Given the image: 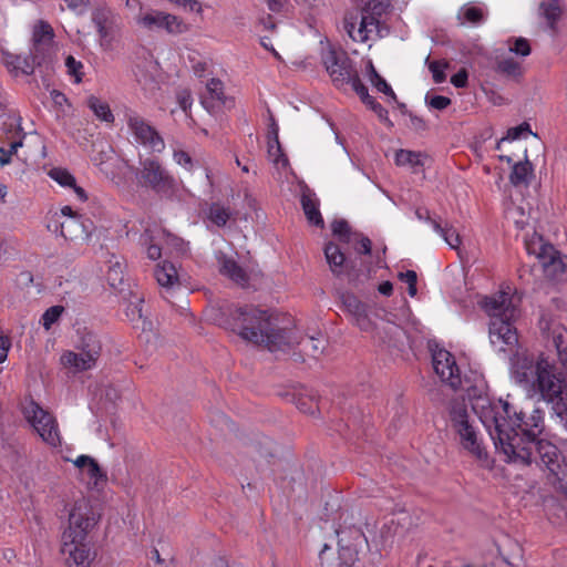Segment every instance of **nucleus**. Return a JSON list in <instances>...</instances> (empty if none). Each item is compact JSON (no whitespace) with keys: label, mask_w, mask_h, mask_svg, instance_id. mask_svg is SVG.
<instances>
[{"label":"nucleus","mask_w":567,"mask_h":567,"mask_svg":"<svg viewBox=\"0 0 567 567\" xmlns=\"http://www.w3.org/2000/svg\"><path fill=\"white\" fill-rule=\"evenodd\" d=\"M320 567H353L358 560L357 554L339 548L336 554L329 545H324L319 554Z\"/></svg>","instance_id":"22"},{"label":"nucleus","mask_w":567,"mask_h":567,"mask_svg":"<svg viewBox=\"0 0 567 567\" xmlns=\"http://www.w3.org/2000/svg\"><path fill=\"white\" fill-rule=\"evenodd\" d=\"M464 19L473 24H480L484 22L485 14L480 7H467L463 11Z\"/></svg>","instance_id":"50"},{"label":"nucleus","mask_w":567,"mask_h":567,"mask_svg":"<svg viewBox=\"0 0 567 567\" xmlns=\"http://www.w3.org/2000/svg\"><path fill=\"white\" fill-rule=\"evenodd\" d=\"M64 312V307L56 305L48 308L41 317V324L45 330H49Z\"/></svg>","instance_id":"43"},{"label":"nucleus","mask_w":567,"mask_h":567,"mask_svg":"<svg viewBox=\"0 0 567 567\" xmlns=\"http://www.w3.org/2000/svg\"><path fill=\"white\" fill-rule=\"evenodd\" d=\"M300 202L308 221L316 227L322 228L324 226V221L319 210V202L315 194L303 192Z\"/></svg>","instance_id":"27"},{"label":"nucleus","mask_w":567,"mask_h":567,"mask_svg":"<svg viewBox=\"0 0 567 567\" xmlns=\"http://www.w3.org/2000/svg\"><path fill=\"white\" fill-rule=\"evenodd\" d=\"M0 131L7 137H16L22 133L21 116L19 112L10 106L8 99H6V107L0 110Z\"/></svg>","instance_id":"23"},{"label":"nucleus","mask_w":567,"mask_h":567,"mask_svg":"<svg viewBox=\"0 0 567 567\" xmlns=\"http://www.w3.org/2000/svg\"><path fill=\"white\" fill-rule=\"evenodd\" d=\"M513 375L517 383L532 385L567 427V381L554 362L544 354L537 361L526 355L517 357L513 363Z\"/></svg>","instance_id":"3"},{"label":"nucleus","mask_w":567,"mask_h":567,"mask_svg":"<svg viewBox=\"0 0 567 567\" xmlns=\"http://www.w3.org/2000/svg\"><path fill=\"white\" fill-rule=\"evenodd\" d=\"M331 230L340 241L349 244L351 241V228L346 219H336L331 224Z\"/></svg>","instance_id":"44"},{"label":"nucleus","mask_w":567,"mask_h":567,"mask_svg":"<svg viewBox=\"0 0 567 567\" xmlns=\"http://www.w3.org/2000/svg\"><path fill=\"white\" fill-rule=\"evenodd\" d=\"M449 420L453 431L474 426L464 400H452L449 404Z\"/></svg>","instance_id":"25"},{"label":"nucleus","mask_w":567,"mask_h":567,"mask_svg":"<svg viewBox=\"0 0 567 567\" xmlns=\"http://www.w3.org/2000/svg\"><path fill=\"white\" fill-rule=\"evenodd\" d=\"M324 256L332 274L336 277L347 275L354 287L367 281L373 272L371 264L363 258L348 261L340 247L332 241L324 246Z\"/></svg>","instance_id":"8"},{"label":"nucleus","mask_w":567,"mask_h":567,"mask_svg":"<svg viewBox=\"0 0 567 567\" xmlns=\"http://www.w3.org/2000/svg\"><path fill=\"white\" fill-rule=\"evenodd\" d=\"M543 16L547 20L548 27L555 31L556 24L561 17V8L558 0L544 1L540 4Z\"/></svg>","instance_id":"36"},{"label":"nucleus","mask_w":567,"mask_h":567,"mask_svg":"<svg viewBox=\"0 0 567 567\" xmlns=\"http://www.w3.org/2000/svg\"><path fill=\"white\" fill-rule=\"evenodd\" d=\"M10 348V338L7 336H0V363H3L7 360Z\"/></svg>","instance_id":"61"},{"label":"nucleus","mask_w":567,"mask_h":567,"mask_svg":"<svg viewBox=\"0 0 567 567\" xmlns=\"http://www.w3.org/2000/svg\"><path fill=\"white\" fill-rule=\"evenodd\" d=\"M365 105L377 114L382 123H384L388 127H393V123L389 117L388 110L384 109L374 97Z\"/></svg>","instance_id":"48"},{"label":"nucleus","mask_w":567,"mask_h":567,"mask_svg":"<svg viewBox=\"0 0 567 567\" xmlns=\"http://www.w3.org/2000/svg\"><path fill=\"white\" fill-rule=\"evenodd\" d=\"M398 278L400 281L405 282L408 285V292L411 297H415L417 293V275L414 270H406L404 272H399Z\"/></svg>","instance_id":"47"},{"label":"nucleus","mask_w":567,"mask_h":567,"mask_svg":"<svg viewBox=\"0 0 567 567\" xmlns=\"http://www.w3.org/2000/svg\"><path fill=\"white\" fill-rule=\"evenodd\" d=\"M527 250L536 255L546 271H551L554 275L565 272V266L560 259L559 251L554 245L545 243L542 237L537 241L528 244Z\"/></svg>","instance_id":"17"},{"label":"nucleus","mask_w":567,"mask_h":567,"mask_svg":"<svg viewBox=\"0 0 567 567\" xmlns=\"http://www.w3.org/2000/svg\"><path fill=\"white\" fill-rule=\"evenodd\" d=\"M370 82L379 92H381L383 89L388 90L389 83L379 73H375L374 79Z\"/></svg>","instance_id":"63"},{"label":"nucleus","mask_w":567,"mask_h":567,"mask_svg":"<svg viewBox=\"0 0 567 567\" xmlns=\"http://www.w3.org/2000/svg\"><path fill=\"white\" fill-rule=\"evenodd\" d=\"M433 369L440 379L453 390L462 385L460 368L454 355L445 349L435 351L432 355Z\"/></svg>","instance_id":"16"},{"label":"nucleus","mask_w":567,"mask_h":567,"mask_svg":"<svg viewBox=\"0 0 567 567\" xmlns=\"http://www.w3.org/2000/svg\"><path fill=\"white\" fill-rule=\"evenodd\" d=\"M408 116L410 117V121H411V127H412L413 130H415V131L420 132V131H425V130L427 128L426 122H425L422 117H420V116L415 115V114H414V113H412V112H411V113H409V115H408Z\"/></svg>","instance_id":"62"},{"label":"nucleus","mask_w":567,"mask_h":567,"mask_svg":"<svg viewBox=\"0 0 567 567\" xmlns=\"http://www.w3.org/2000/svg\"><path fill=\"white\" fill-rule=\"evenodd\" d=\"M99 522L90 503L85 499L74 502L62 533L61 551L66 556L68 567H91L95 558L89 535Z\"/></svg>","instance_id":"4"},{"label":"nucleus","mask_w":567,"mask_h":567,"mask_svg":"<svg viewBox=\"0 0 567 567\" xmlns=\"http://www.w3.org/2000/svg\"><path fill=\"white\" fill-rule=\"evenodd\" d=\"M140 243L146 247V255L151 260H157L162 257V248L153 243V236L148 229L141 235Z\"/></svg>","instance_id":"41"},{"label":"nucleus","mask_w":567,"mask_h":567,"mask_svg":"<svg viewBox=\"0 0 567 567\" xmlns=\"http://www.w3.org/2000/svg\"><path fill=\"white\" fill-rule=\"evenodd\" d=\"M480 305L489 317L488 337L492 347L497 351L513 350L518 343V334L514 326L517 308L511 295L499 291L485 296Z\"/></svg>","instance_id":"5"},{"label":"nucleus","mask_w":567,"mask_h":567,"mask_svg":"<svg viewBox=\"0 0 567 567\" xmlns=\"http://www.w3.org/2000/svg\"><path fill=\"white\" fill-rule=\"evenodd\" d=\"M296 406L303 413L313 414L318 409L317 403L312 399L298 398Z\"/></svg>","instance_id":"59"},{"label":"nucleus","mask_w":567,"mask_h":567,"mask_svg":"<svg viewBox=\"0 0 567 567\" xmlns=\"http://www.w3.org/2000/svg\"><path fill=\"white\" fill-rule=\"evenodd\" d=\"M86 472L90 478L94 481L95 485H97L100 482H105L107 478L105 472L101 468L94 458L87 465Z\"/></svg>","instance_id":"51"},{"label":"nucleus","mask_w":567,"mask_h":567,"mask_svg":"<svg viewBox=\"0 0 567 567\" xmlns=\"http://www.w3.org/2000/svg\"><path fill=\"white\" fill-rule=\"evenodd\" d=\"M208 96L202 101L206 109H214L218 105H224L226 96L224 94L223 82L219 79H210L206 85Z\"/></svg>","instance_id":"31"},{"label":"nucleus","mask_w":567,"mask_h":567,"mask_svg":"<svg viewBox=\"0 0 567 567\" xmlns=\"http://www.w3.org/2000/svg\"><path fill=\"white\" fill-rule=\"evenodd\" d=\"M495 71L509 78H518L522 74V66L514 59H503L497 62Z\"/></svg>","instance_id":"39"},{"label":"nucleus","mask_w":567,"mask_h":567,"mask_svg":"<svg viewBox=\"0 0 567 567\" xmlns=\"http://www.w3.org/2000/svg\"><path fill=\"white\" fill-rule=\"evenodd\" d=\"M378 291L385 297H390L393 293V284L385 280L378 286Z\"/></svg>","instance_id":"64"},{"label":"nucleus","mask_w":567,"mask_h":567,"mask_svg":"<svg viewBox=\"0 0 567 567\" xmlns=\"http://www.w3.org/2000/svg\"><path fill=\"white\" fill-rule=\"evenodd\" d=\"M126 316L131 320L141 319L143 317V299L138 298L135 302H131L127 306Z\"/></svg>","instance_id":"57"},{"label":"nucleus","mask_w":567,"mask_h":567,"mask_svg":"<svg viewBox=\"0 0 567 567\" xmlns=\"http://www.w3.org/2000/svg\"><path fill=\"white\" fill-rule=\"evenodd\" d=\"M396 165H411L412 167L423 166L421 153L408 150H400L395 154Z\"/></svg>","instance_id":"38"},{"label":"nucleus","mask_w":567,"mask_h":567,"mask_svg":"<svg viewBox=\"0 0 567 567\" xmlns=\"http://www.w3.org/2000/svg\"><path fill=\"white\" fill-rule=\"evenodd\" d=\"M154 277L158 285L163 288L171 289L178 285V274L175 266L171 261L158 264L154 270Z\"/></svg>","instance_id":"30"},{"label":"nucleus","mask_w":567,"mask_h":567,"mask_svg":"<svg viewBox=\"0 0 567 567\" xmlns=\"http://www.w3.org/2000/svg\"><path fill=\"white\" fill-rule=\"evenodd\" d=\"M176 97H177V103H178L179 107L185 113H187V111L190 109V106L193 104V97H192L190 91L187 89L179 90L177 92Z\"/></svg>","instance_id":"54"},{"label":"nucleus","mask_w":567,"mask_h":567,"mask_svg":"<svg viewBox=\"0 0 567 567\" xmlns=\"http://www.w3.org/2000/svg\"><path fill=\"white\" fill-rule=\"evenodd\" d=\"M468 74L465 69L460 70L457 73L453 74L451 78V83L455 87H465L467 85Z\"/></svg>","instance_id":"60"},{"label":"nucleus","mask_w":567,"mask_h":567,"mask_svg":"<svg viewBox=\"0 0 567 567\" xmlns=\"http://www.w3.org/2000/svg\"><path fill=\"white\" fill-rule=\"evenodd\" d=\"M125 268V262L121 261L118 258H115V260H110L106 278L109 285L113 289L123 290L122 286L124 285Z\"/></svg>","instance_id":"33"},{"label":"nucleus","mask_w":567,"mask_h":567,"mask_svg":"<svg viewBox=\"0 0 567 567\" xmlns=\"http://www.w3.org/2000/svg\"><path fill=\"white\" fill-rule=\"evenodd\" d=\"M91 20L96 28L101 47L111 48L112 42L121 30L120 16L104 4L94 8Z\"/></svg>","instance_id":"14"},{"label":"nucleus","mask_w":567,"mask_h":567,"mask_svg":"<svg viewBox=\"0 0 567 567\" xmlns=\"http://www.w3.org/2000/svg\"><path fill=\"white\" fill-rule=\"evenodd\" d=\"M65 66L68 69V73L72 76H74L76 83L82 81V78L84 75V73H83L84 65L81 61H78L72 55H68L65 59Z\"/></svg>","instance_id":"46"},{"label":"nucleus","mask_w":567,"mask_h":567,"mask_svg":"<svg viewBox=\"0 0 567 567\" xmlns=\"http://www.w3.org/2000/svg\"><path fill=\"white\" fill-rule=\"evenodd\" d=\"M553 341L557 350L558 359L567 371V332L554 331Z\"/></svg>","instance_id":"40"},{"label":"nucleus","mask_w":567,"mask_h":567,"mask_svg":"<svg viewBox=\"0 0 567 567\" xmlns=\"http://www.w3.org/2000/svg\"><path fill=\"white\" fill-rule=\"evenodd\" d=\"M231 213L229 208L221 206L218 203H213L207 213L208 219L217 227H225L230 219Z\"/></svg>","instance_id":"37"},{"label":"nucleus","mask_w":567,"mask_h":567,"mask_svg":"<svg viewBox=\"0 0 567 567\" xmlns=\"http://www.w3.org/2000/svg\"><path fill=\"white\" fill-rule=\"evenodd\" d=\"M2 54L6 66L14 75H31L34 72L35 66L41 68L47 63L40 53H35L31 49L28 55L13 54L4 51Z\"/></svg>","instance_id":"18"},{"label":"nucleus","mask_w":567,"mask_h":567,"mask_svg":"<svg viewBox=\"0 0 567 567\" xmlns=\"http://www.w3.org/2000/svg\"><path fill=\"white\" fill-rule=\"evenodd\" d=\"M544 430L543 412L535 409L529 417L522 412L514 417L508 429L494 443L507 462L529 465L536 463L548 471L555 482L567 478V463L561 451L551 442L538 436Z\"/></svg>","instance_id":"2"},{"label":"nucleus","mask_w":567,"mask_h":567,"mask_svg":"<svg viewBox=\"0 0 567 567\" xmlns=\"http://www.w3.org/2000/svg\"><path fill=\"white\" fill-rule=\"evenodd\" d=\"M268 153L274 157L276 164L282 163V165H286L288 163L279 142V126L272 116L268 127Z\"/></svg>","instance_id":"29"},{"label":"nucleus","mask_w":567,"mask_h":567,"mask_svg":"<svg viewBox=\"0 0 567 567\" xmlns=\"http://www.w3.org/2000/svg\"><path fill=\"white\" fill-rule=\"evenodd\" d=\"M341 301L344 310L352 317L354 323L362 331H371L373 322L368 315V305L362 302L354 293L343 292Z\"/></svg>","instance_id":"19"},{"label":"nucleus","mask_w":567,"mask_h":567,"mask_svg":"<svg viewBox=\"0 0 567 567\" xmlns=\"http://www.w3.org/2000/svg\"><path fill=\"white\" fill-rule=\"evenodd\" d=\"M338 536V546L341 550H349L352 554H359V547L367 543V537L362 529L355 525L340 526L336 529Z\"/></svg>","instance_id":"20"},{"label":"nucleus","mask_w":567,"mask_h":567,"mask_svg":"<svg viewBox=\"0 0 567 567\" xmlns=\"http://www.w3.org/2000/svg\"><path fill=\"white\" fill-rule=\"evenodd\" d=\"M61 213L63 216L66 217V220L62 221L61 223V235L68 239H72L73 238V235L74 237H76L78 235L75 234V231H71L70 228H82V224L80 223V218L81 216L78 215L71 206H64L62 207L61 209Z\"/></svg>","instance_id":"34"},{"label":"nucleus","mask_w":567,"mask_h":567,"mask_svg":"<svg viewBox=\"0 0 567 567\" xmlns=\"http://www.w3.org/2000/svg\"><path fill=\"white\" fill-rule=\"evenodd\" d=\"M53 38L52 27L48 22L40 20L33 29L31 50L40 53L48 62V51L52 45Z\"/></svg>","instance_id":"21"},{"label":"nucleus","mask_w":567,"mask_h":567,"mask_svg":"<svg viewBox=\"0 0 567 567\" xmlns=\"http://www.w3.org/2000/svg\"><path fill=\"white\" fill-rule=\"evenodd\" d=\"M465 393L473 411L494 443L508 429L513 419L522 413V411L517 412L507 401L489 398L483 384L471 385L465 389Z\"/></svg>","instance_id":"6"},{"label":"nucleus","mask_w":567,"mask_h":567,"mask_svg":"<svg viewBox=\"0 0 567 567\" xmlns=\"http://www.w3.org/2000/svg\"><path fill=\"white\" fill-rule=\"evenodd\" d=\"M221 326L243 340L255 346L267 348L269 351L281 350L285 347L300 344L302 351L316 358L323 350V340L313 337L296 336L290 319L277 312L260 309L254 305L227 306L221 309Z\"/></svg>","instance_id":"1"},{"label":"nucleus","mask_w":567,"mask_h":567,"mask_svg":"<svg viewBox=\"0 0 567 567\" xmlns=\"http://www.w3.org/2000/svg\"><path fill=\"white\" fill-rule=\"evenodd\" d=\"M530 132L529 124L523 123L507 131L506 140L515 141Z\"/></svg>","instance_id":"58"},{"label":"nucleus","mask_w":567,"mask_h":567,"mask_svg":"<svg viewBox=\"0 0 567 567\" xmlns=\"http://www.w3.org/2000/svg\"><path fill=\"white\" fill-rule=\"evenodd\" d=\"M21 412L45 443L54 447L61 444L59 425L55 417L31 396L24 399Z\"/></svg>","instance_id":"10"},{"label":"nucleus","mask_w":567,"mask_h":567,"mask_svg":"<svg viewBox=\"0 0 567 567\" xmlns=\"http://www.w3.org/2000/svg\"><path fill=\"white\" fill-rule=\"evenodd\" d=\"M128 128L135 138L144 146L151 147L153 151L161 153L165 148V142L159 133L148 124L136 112L128 111L125 113Z\"/></svg>","instance_id":"15"},{"label":"nucleus","mask_w":567,"mask_h":567,"mask_svg":"<svg viewBox=\"0 0 567 567\" xmlns=\"http://www.w3.org/2000/svg\"><path fill=\"white\" fill-rule=\"evenodd\" d=\"M136 23L148 31H165L169 34H179L185 31V24L178 17L155 9L140 12Z\"/></svg>","instance_id":"13"},{"label":"nucleus","mask_w":567,"mask_h":567,"mask_svg":"<svg viewBox=\"0 0 567 567\" xmlns=\"http://www.w3.org/2000/svg\"><path fill=\"white\" fill-rule=\"evenodd\" d=\"M173 158L178 165L183 166L187 171H194L195 163L187 152L183 150L174 151Z\"/></svg>","instance_id":"52"},{"label":"nucleus","mask_w":567,"mask_h":567,"mask_svg":"<svg viewBox=\"0 0 567 567\" xmlns=\"http://www.w3.org/2000/svg\"><path fill=\"white\" fill-rule=\"evenodd\" d=\"M389 2L384 0H360L357 11L347 12L343 19V27L353 41L365 42L370 33L377 32L379 38L389 33V28L381 22L386 13Z\"/></svg>","instance_id":"7"},{"label":"nucleus","mask_w":567,"mask_h":567,"mask_svg":"<svg viewBox=\"0 0 567 567\" xmlns=\"http://www.w3.org/2000/svg\"><path fill=\"white\" fill-rule=\"evenodd\" d=\"M86 104L99 120L106 123L114 122V115L107 102H104L101 99L91 95L89 96Z\"/></svg>","instance_id":"35"},{"label":"nucleus","mask_w":567,"mask_h":567,"mask_svg":"<svg viewBox=\"0 0 567 567\" xmlns=\"http://www.w3.org/2000/svg\"><path fill=\"white\" fill-rule=\"evenodd\" d=\"M49 176L58 184L64 187L74 186V176L66 169L54 167L49 172Z\"/></svg>","instance_id":"45"},{"label":"nucleus","mask_w":567,"mask_h":567,"mask_svg":"<svg viewBox=\"0 0 567 567\" xmlns=\"http://www.w3.org/2000/svg\"><path fill=\"white\" fill-rule=\"evenodd\" d=\"M321 61L338 90L346 89L358 74L353 60L342 49L329 47L322 52Z\"/></svg>","instance_id":"11"},{"label":"nucleus","mask_w":567,"mask_h":567,"mask_svg":"<svg viewBox=\"0 0 567 567\" xmlns=\"http://www.w3.org/2000/svg\"><path fill=\"white\" fill-rule=\"evenodd\" d=\"M509 50L511 52L522 56L529 55L532 51L529 42L525 38L515 39L514 44L509 48Z\"/></svg>","instance_id":"53"},{"label":"nucleus","mask_w":567,"mask_h":567,"mask_svg":"<svg viewBox=\"0 0 567 567\" xmlns=\"http://www.w3.org/2000/svg\"><path fill=\"white\" fill-rule=\"evenodd\" d=\"M425 63L427 64L435 83L440 84L446 80L445 69L449 66L446 61H431L430 56H427Z\"/></svg>","instance_id":"42"},{"label":"nucleus","mask_w":567,"mask_h":567,"mask_svg":"<svg viewBox=\"0 0 567 567\" xmlns=\"http://www.w3.org/2000/svg\"><path fill=\"white\" fill-rule=\"evenodd\" d=\"M431 226L440 236L443 237L451 248L456 249L460 246V235L453 226L449 225V223L443 224L441 219H431Z\"/></svg>","instance_id":"32"},{"label":"nucleus","mask_w":567,"mask_h":567,"mask_svg":"<svg viewBox=\"0 0 567 567\" xmlns=\"http://www.w3.org/2000/svg\"><path fill=\"white\" fill-rule=\"evenodd\" d=\"M136 177L141 186L151 188L159 197L173 199L178 192L177 181L158 159L142 161Z\"/></svg>","instance_id":"9"},{"label":"nucleus","mask_w":567,"mask_h":567,"mask_svg":"<svg viewBox=\"0 0 567 567\" xmlns=\"http://www.w3.org/2000/svg\"><path fill=\"white\" fill-rule=\"evenodd\" d=\"M357 236L359 237V239L357 240L354 247L355 251L360 255L370 256L372 250L371 240L367 236H363L362 234H358Z\"/></svg>","instance_id":"55"},{"label":"nucleus","mask_w":567,"mask_h":567,"mask_svg":"<svg viewBox=\"0 0 567 567\" xmlns=\"http://www.w3.org/2000/svg\"><path fill=\"white\" fill-rule=\"evenodd\" d=\"M426 103L435 110H445L451 104V99L444 95L426 96Z\"/></svg>","instance_id":"56"},{"label":"nucleus","mask_w":567,"mask_h":567,"mask_svg":"<svg viewBox=\"0 0 567 567\" xmlns=\"http://www.w3.org/2000/svg\"><path fill=\"white\" fill-rule=\"evenodd\" d=\"M78 349L79 353L66 351L62 355V362L78 371H86L95 367L102 352V342L96 333L84 329Z\"/></svg>","instance_id":"12"},{"label":"nucleus","mask_w":567,"mask_h":567,"mask_svg":"<svg viewBox=\"0 0 567 567\" xmlns=\"http://www.w3.org/2000/svg\"><path fill=\"white\" fill-rule=\"evenodd\" d=\"M349 85H351L352 90L358 94L364 105L373 99V96L369 94L368 87L362 83L359 73L351 80Z\"/></svg>","instance_id":"49"},{"label":"nucleus","mask_w":567,"mask_h":567,"mask_svg":"<svg viewBox=\"0 0 567 567\" xmlns=\"http://www.w3.org/2000/svg\"><path fill=\"white\" fill-rule=\"evenodd\" d=\"M533 176L534 166L526 155L525 161L513 164L512 172L509 174V182L515 187L520 185L529 186Z\"/></svg>","instance_id":"28"},{"label":"nucleus","mask_w":567,"mask_h":567,"mask_svg":"<svg viewBox=\"0 0 567 567\" xmlns=\"http://www.w3.org/2000/svg\"><path fill=\"white\" fill-rule=\"evenodd\" d=\"M460 439L461 446L475 456L477 460H485L487 453L482 446L475 426L465 427L458 431H454Z\"/></svg>","instance_id":"24"},{"label":"nucleus","mask_w":567,"mask_h":567,"mask_svg":"<svg viewBox=\"0 0 567 567\" xmlns=\"http://www.w3.org/2000/svg\"><path fill=\"white\" fill-rule=\"evenodd\" d=\"M219 271L240 287H246L249 282V277L245 269L233 258L224 256L220 259Z\"/></svg>","instance_id":"26"}]
</instances>
